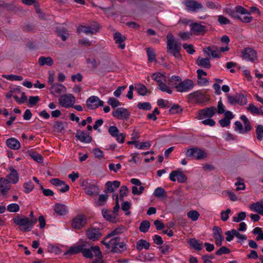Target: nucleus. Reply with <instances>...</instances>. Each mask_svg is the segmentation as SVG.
Listing matches in <instances>:
<instances>
[{
  "label": "nucleus",
  "instance_id": "1",
  "mask_svg": "<svg viewBox=\"0 0 263 263\" xmlns=\"http://www.w3.org/2000/svg\"><path fill=\"white\" fill-rule=\"evenodd\" d=\"M86 247V245L85 243L73 245L66 251L64 255H72L82 253L84 257L89 259L93 258L94 255L96 257L102 256V252L98 246H91L90 248H87Z\"/></svg>",
  "mask_w": 263,
  "mask_h": 263
},
{
  "label": "nucleus",
  "instance_id": "2",
  "mask_svg": "<svg viewBox=\"0 0 263 263\" xmlns=\"http://www.w3.org/2000/svg\"><path fill=\"white\" fill-rule=\"evenodd\" d=\"M166 39L167 53L174 56L176 59H180L181 43L175 40L174 35L171 33L167 34Z\"/></svg>",
  "mask_w": 263,
  "mask_h": 263
},
{
  "label": "nucleus",
  "instance_id": "3",
  "mask_svg": "<svg viewBox=\"0 0 263 263\" xmlns=\"http://www.w3.org/2000/svg\"><path fill=\"white\" fill-rule=\"evenodd\" d=\"M14 223L18 226V229L23 232L30 231L33 226L37 222V218L29 219V218L23 216L22 218L19 216H16L13 218Z\"/></svg>",
  "mask_w": 263,
  "mask_h": 263
},
{
  "label": "nucleus",
  "instance_id": "4",
  "mask_svg": "<svg viewBox=\"0 0 263 263\" xmlns=\"http://www.w3.org/2000/svg\"><path fill=\"white\" fill-rule=\"evenodd\" d=\"M87 222V217L84 215L79 214L72 219L71 225L73 229L80 230L85 226Z\"/></svg>",
  "mask_w": 263,
  "mask_h": 263
},
{
  "label": "nucleus",
  "instance_id": "5",
  "mask_svg": "<svg viewBox=\"0 0 263 263\" xmlns=\"http://www.w3.org/2000/svg\"><path fill=\"white\" fill-rule=\"evenodd\" d=\"M59 102L60 105L67 108L72 106L75 102V98L71 94H66L61 96Z\"/></svg>",
  "mask_w": 263,
  "mask_h": 263
},
{
  "label": "nucleus",
  "instance_id": "6",
  "mask_svg": "<svg viewBox=\"0 0 263 263\" xmlns=\"http://www.w3.org/2000/svg\"><path fill=\"white\" fill-rule=\"evenodd\" d=\"M191 32L195 35H203L208 29L205 26L198 23H193L190 25Z\"/></svg>",
  "mask_w": 263,
  "mask_h": 263
},
{
  "label": "nucleus",
  "instance_id": "7",
  "mask_svg": "<svg viewBox=\"0 0 263 263\" xmlns=\"http://www.w3.org/2000/svg\"><path fill=\"white\" fill-rule=\"evenodd\" d=\"M242 57L243 59L255 62L257 60L256 51L251 48H246L241 51Z\"/></svg>",
  "mask_w": 263,
  "mask_h": 263
},
{
  "label": "nucleus",
  "instance_id": "8",
  "mask_svg": "<svg viewBox=\"0 0 263 263\" xmlns=\"http://www.w3.org/2000/svg\"><path fill=\"white\" fill-rule=\"evenodd\" d=\"M187 157H194L197 159H201L206 157L207 155L203 151L196 147L190 148L186 152Z\"/></svg>",
  "mask_w": 263,
  "mask_h": 263
},
{
  "label": "nucleus",
  "instance_id": "9",
  "mask_svg": "<svg viewBox=\"0 0 263 263\" xmlns=\"http://www.w3.org/2000/svg\"><path fill=\"white\" fill-rule=\"evenodd\" d=\"M194 86V83L191 80L186 79L183 81L181 80L178 86H176V90L180 92H186L192 89Z\"/></svg>",
  "mask_w": 263,
  "mask_h": 263
},
{
  "label": "nucleus",
  "instance_id": "10",
  "mask_svg": "<svg viewBox=\"0 0 263 263\" xmlns=\"http://www.w3.org/2000/svg\"><path fill=\"white\" fill-rule=\"evenodd\" d=\"M112 116L120 120H127L130 116V112L125 108H117L112 112Z\"/></svg>",
  "mask_w": 263,
  "mask_h": 263
},
{
  "label": "nucleus",
  "instance_id": "11",
  "mask_svg": "<svg viewBox=\"0 0 263 263\" xmlns=\"http://www.w3.org/2000/svg\"><path fill=\"white\" fill-rule=\"evenodd\" d=\"M86 234L89 239L93 241L98 240L102 236L100 229L98 228L90 227L88 228L86 231Z\"/></svg>",
  "mask_w": 263,
  "mask_h": 263
},
{
  "label": "nucleus",
  "instance_id": "12",
  "mask_svg": "<svg viewBox=\"0 0 263 263\" xmlns=\"http://www.w3.org/2000/svg\"><path fill=\"white\" fill-rule=\"evenodd\" d=\"M228 102L231 104H239L240 105L245 104L247 103V98L242 94H236L235 96H231L230 95H227Z\"/></svg>",
  "mask_w": 263,
  "mask_h": 263
},
{
  "label": "nucleus",
  "instance_id": "13",
  "mask_svg": "<svg viewBox=\"0 0 263 263\" xmlns=\"http://www.w3.org/2000/svg\"><path fill=\"white\" fill-rule=\"evenodd\" d=\"M189 99L196 103H202L208 101L205 96L199 91H194L188 96Z\"/></svg>",
  "mask_w": 263,
  "mask_h": 263
},
{
  "label": "nucleus",
  "instance_id": "14",
  "mask_svg": "<svg viewBox=\"0 0 263 263\" xmlns=\"http://www.w3.org/2000/svg\"><path fill=\"white\" fill-rule=\"evenodd\" d=\"M175 177H177V181L180 183H184L187 180L186 176L180 170L173 171L170 174V179L172 181H176Z\"/></svg>",
  "mask_w": 263,
  "mask_h": 263
},
{
  "label": "nucleus",
  "instance_id": "15",
  "mask_svg": "<svg viewBox=\"0 0 263 263\" xmlns=\"http://www.w3.org/2000/svg\"><path fill=\"white\" fill-rule=\"evenodd\" d=\"M203 52L208 57H212L213 58H220V51L219 49L215 45L204 48Z\"/></svg>",
  "mask_w": 263,
  "mask_h": 263
},
{
  "label": "nucleus",
  "instance_id": "16",
  "mask_svg": "<svg viewBox=\"0 0 263 263\" xmlns=\"http://www.w3.org/2000/svg\"><path fill=\"white\" fill-rule=\"evenodd\" d=\"M103 104L104 102L96 96L89 97L86 101V105L90 109H96L100 106H103Z\"/></svg>",
  "mask_w": 263,
  "mask_h": 263
},
{
  "label": "nucleus",
  "instance_id": "17",
  "mask_svg": "<svg viewBox=\"0 0 263 263\" xmlns=\"http://www.w3.org/2000/svg\"><path fill=\"white\" fill-rule=\"evenodd\" d=\"M183 4L187 7L188 11L193 12H196L197 10L202 8L201 3L193 0H186L183 2Z\"/></svg>",
  "mask_w": 263,
  "mask_h": 263
},
{
  "label": "nucleus",
  "instance_id": "18",
  "mask_svg": "<svg viewBox=\"0 0 263 263\" xmlns=\"http://www.w3.org/2000/svg\"><path fill=\"white\" fill-rule=\"evenodd\" d=\"M215 111L216 108L214 106L200 110L198 112L199 117L200 119L211 118L215 115Z\"/></svg>",
  "mask_w": 263,
  "mask_h": 263
},
{
  "label": "nucleus",
  "instance_id": "19",
  "mask_svg": "<svg viewBox=\"0 0 263 263\" xmlns=\"http://www.w3.org/2000/svg\"><path fill=\"white\" fill-rule=\"evenodd\" d=\"M76 137L81 142L89 143L92 141V137L84 131L77 130Z\"/></svg>",
  "mask_w": 263,
  "mask_h": 263
},
{
  "label": "nucleus",
  "instance_id": "20",
  "mask_svg": "<svg viewBox=\"0 0 263 263\" xmlns=\"http://www.w3.org/2000/svg\"><path fill=\"white\" fill-rule=\"evenodd\" d=\"M120 185V182L119 181H107L105 183V187L104 192L106 193L113 192L116 189L118 188Z\"/></svg>",
  "mask_w": 263,
  "mask_h": 263
},
{
  "label": "nucleus",
  "instance_id": "21",
  "mask_svg": "<svg viewBox=\"0 0 263 263\" xmlns=\"http://www.w3.org/2000/svg\"><path fill=\"white\" fill-rule=\"evenodd\" d=\"M114 39L116 44H119V48L123 49L125 48L124 42L126 40V37L122 35L121 33L117 32L114 34Z\"/></svg>",
  "mask_w": 263,
  "mask_h": 263
},
{
  "label": "nucleus",
  "instance_id": "22",
  "mask_svg": "<svg viewBox=\"0 0 263 263\" xmlns=\"http://www.w3.org/2000/svg\"><path fill=\"white\" fill-rule=\"evenodd\" d=\"M9 170L11 171V173L7 176V179H8L10 182L13 184L16 183L19 180L18 174L16 170H15L12 166L9 167Z\"/></svg>",
  "mask_w": 263,
  "mask_h": 263
},
{
  "label": "nucleus",
  "instance_id": "23",
  "mask_svg": "<svg viewBox=\"0 0 263 263\" xmlns=\"http://www.w3.org/2000/svg\"><path fill=\"white\" fill-rule=\"evenodd\" d=\"M196 64L200 67L205 69H210L211 67V64L209 58H202L201 57H198L196 60Z\"/></svg>",
  "mask_w": 263,
  "mask_h": 263
},
{
  "label": "nucleus",
  "instance_id": "24",
  "mask_svg": "<svg viewBox=\"0 0 263 263\" xmlns=\"http://www.w3.org/2000/svg\"><path fill=\"white\" fill-rule=\"evenodd\" d=\"M99 30V28L98 27H93L91 26L87 27L85 26L82 25L78 29L79 32H83L86 34H93L96 32H98Z\"/></svg>",
  "mask_w": 263,
  "mask_h": 263
},
{
  "label": "nucleus",
  "instance_id": "25",
  "mask_svg": "<svg viewBox=\"0 0 263 263\" xmlns=\"http://www.w3.org/2000/svg\"><path fill=\"white\" fill-rule=\"evenodd\" d=\"M86 193L91 196H96L99 194V189L94 184H89L85 187Z\"/></svg>",
  "mask_w": 263,
  "mask_h": 263
},
{
  "label": "nucleus",
  "instance_id": "26",
  "mask_svg": "<svg viewBox=\"0 0 263 263\" xmlns=\"http://www.w3.org/2000/svg\"><path fill=\"white\" fill-rule=\"evenodd\" d=\"M6 143L8 147L14 150L18 149L21 147L20 142L15 138H9L6 140Z\"/></svg>",
  "mask_w": 263,
  "mask_h": 263
},
{
  "label": "nucleus",
  "instance_id": "27",
  "mask_svg": "<svg viewBox=\"0 0 263 263\" xmlns=\"http://www.w3.org/2000/svg\"><path fill=\"white\" fill-rule=\"evenodd\" d=\"M126 250L125 245L123 242H118L111 248V252L116 253H121Z\"/></svg>",
  "mask_w": 263,
  "mask_h": 263
},
{
  "label": "nucleus",
  "instance_id": "28",
  "mask_svg": "<svg viewBox=\"0 0 263 263\" xmlns=\"http://www.w3.org/2000/svg\"><path fill=\"white\" fill-rule=\"evenodd\" d=\"M64 89V86L60 83L52 84L50 88L51 92L52 94L54 95H55L56 94L59 95L61 93Z\"/></svg>",
  "mask_w": 263,
  "mask_h": 263
},
{
  "label": "nucleus",
  "instance_id": "29",
  "mask_svg": "<svg viewBox=\"0 0 263 263\" xmlns=\"http://www.w3.org/2000/svg\"><path fill=\"white\" fill-rule=\"evenodd\" d=\"M250 208L254 212L263 215V203L260 202H256L250 205Z\"/></svg>",
  "mask_w": 263,
  "mask_h": 263
},
{
  "label": "nucleus",
  "instance_id": "30",
  "mask_svg": "<svg viewBox=\"0 0 263 263\" xmlns=\"http://www.w3.org/2000/svg\"><path fill=\"white\" fill-rule=\"evenodd\" d=\"M38 63L41 66H43L45 65L51 66L53 64V61L52 58L49 57H41L39 59Z\"/></svg>",
  "mask_w": 263,
  "mask_h": 263
},
{
  "label": "nucleus",
  "instance_id": "31",
  "mask_svg": "<svg viewBox=\"0 0 263 263\" xmlns=\"http://www.w3.org/2000/svg\"><path fill=\"white\" fill-rule=\"evenodd\" d=\"M102 215L103 217L108 221L112 222L113 223L117 222L118 220V218L115 216L110 214L107 210L103 209L102 211Z\"/></svg>",
  "mask_w": 263,
  "mask_h": 263
},
{
  "label": "nucleus",
  "instance_id": "32",
  "mask_svg": "<svg viewBox=\"0 0 263 263\" xmlns=\"http://www.w3.org/2000/svg\"><path fill=\"white\" fill-rule=\"evenodd\" d=\"M54 211L59 215H64L67 213L66 206L60 203L55 204L54 206Z\"/></svg>",
  "mask_w": 263,
  "mask_h": 263
},
{
  "label": "nucleus",
  "instance_id": "33",
  "mask_svg": "<svg viewBox=\"0 0 263 263\" xmlns=\"http://www.w3.org/2000/svg\"><path fill=\"white\" fill-rule=\"evenodd\" d=\"M27 153L34 161L38 163H41L43 161V157L36 152L28 151Z\"/></svg>",
  "mask_w": 263,
  "mask_h": 263
},
{
  "label": "nucleus",
  "instance_id": "34",
  "mask_svg": "<svg viewBox=\"0 0 263 263\" xmlns=\"http://www.w3.org/2000/svg\"><path fill=\"white\" fill-rule=\"evenodd\" d=\"M56 32L58 36L61 37L64 42L66 41L67 36L69 35L68 31L63 28H57Z\"/></svg>",
  "mask_w": 263,
  "mask_h": 263
},
{
  "label": "nucleus",
  "instance_id": "35",
  "mask_svg": "<svg viewBox=\"0 0 263 263\" xmlns=\"http://www.w3.org/2000/svg\"><path fill=\"white\" fill-rule=\"evenodd\" d=\"M150 246L149 242L144 239H140L137 241L136 248L138 251L142 250L143 248L148 249Z\"/></svg>",
  "mask_w": 263,
  "mask_h": 263
},
{
  "label": "nucleus",
  "instance_id": "36",
  "mask_svg": "<svg viewBox=\"0 0 263 263\" xmlns=\"http://www.w3.org/2000/svg\"><path fill=\"white\" fill-rule=\"evenodd\" d=\"M125 230V228L123 226L117 228L110 233H108L105 237V239L109 238L113 236L121 234Z\"/></svg>",
  "mask_w": 263,
  "mask_h": 263
},
{
  "label": "nucleus",
  "instance_id": "37",
  "mask_svg": "<svg viewBox=\"0 0 263 263\" xmlns=\"http://www.w3.org/2000/svg\"><path fill=\"white\" fill-rule=\"evenodd\" d=\"M154 195L159 198H165L167 196L166 192L165 190L161 187L156 189L154 192Z\"/></svg>",
  "mask_w": 263,
  "mask_h": 263
},
{
  "label": "nucleus",
  "instance_id": "38",
  "mask_svg": "<svg viewBox=\"0 0 263 263\" xmlns=\"http://www.w3.org/2000/svg\"><path fill=\"white\" fill-rule=\"evenodd\" d=\"M190 247L196 250L200 251L202 249V243H200L195 238H192L189 241Z\"/></svg>",
  "mask_w": 263,
  "mask_h": 263
},
{
  "label": "nucleus",
  "instance_id": "39",
  "mask_svg": "<svg viewBox=\"0 0 263 263\" xmlns=\"http://www.w3.org/2000/svg\"><path fill=\"white\" fill-rule=\"evenodd\" d=\"M153 79L158 83V85L162 82H166L165 76L160 73H153L152 76Z\"/></svg>",
  "mask_w": 263,
  "mask_h": 263
},
{
  "label": "nucleus",
  "instance_id": "40",
  "mask_svg": "<svg viewBox=\"0 0 263 263\" xmlns=\"http://www.w3.org/2000/svg\"><path fill=\"white\" fill-rule=\"evenodd\" d=\"M240 119L243 121L245 125V129L243 132H245V134L251 130L252 127L250 124V122L247 117L245 115H242L240 117Z\"/></svg>",
  "mask_w": 263,
  "mask_h": 263
},
{
  "label": "nucleus",
  "instance_id": "41",
  "mask_svg": "<svg viewBox=\"0 0 263 263\" xmlns=\"http://www.w3.org/2000/svg\"><path fill=\"white\" fill-rule=\"evenodd\" d=\"M135 89L137 91L138 93L141 96L146 95L147 92V89L146 87L142 84H137L135 85Z\"/></svg>",
  "mask_w": 263,
  "mask_h": 263
},
{
  "label": "nucleus",
  "instance_id": "42",
  "mask_svg": "<svg viewBox=\"0 0 263 263\" xmlns=\"http://www.w3.org/2000/svg\"><path fill=\"white\" fill-rule=\"evenodd\" d=\"M213 236L215 239H217L219 238L223 237L222 236V229L218 227L214 226L213 228Z\"/></svg>",
  "mask_w": 263,
  "mask_h": 263
},
{
  "label": "nucleus",
  "instance_id": "43",
  "mask_svg": "<svg viewBox=\"0 0 263 263\" xmlns=\"http://www.w3.org/2000/svg\"><path fill=\"white\" fill-rule=\"evenodd\" d=\"M151 223L148 220H143L139 226V230L143 233L147 232L150 227Z\"/></svg>",
  "mask_w": 263,
  "mask_h": 263
},
{
  "label": "nucleus",
  "instance_id": "44",
  "mask_svg": "<svg viewBox=\"0 0 263 263\" xmlns=\"http://www.w3.org/2000/svg\"><path fill=\"white\" fill-rule=\"evenodd\" d=\"M181 81V78L179 76H173L169 79V85L174 86L176 89V86H178L180 82Z\"/></svg>",
  "mask_w": 263,
  "mask_h": 263
},
{
  "label": "nucleus",
  "instance_id": "45",
  "mask_svg": "<svg viewBox=\"0 0 263 263\" xmlns=\"http://www.w3.org/2000/svg\"><path fill=\"white\" fill-rule=\"evenodd\" d=\"M146 53L148 57V60L149 62H152L156 60V54L154 50L152 48H148L146 49Z\"/></svg>",
  "mask_w": 263,
  "mask_h": 263
},
{
  "label": "nucleus",
  "instance_id": "46",
  "mask_svg": "<svg viewBox=\"0 0 263 263\" xmlns=\"http://www.w3.org/2000/svg\"><path fill=\"white\" fill-rule=\"evenodd\" d=\"M23 186L24 188V192L27 194L31 192L34 189V184L31 180L24 183Z\"/></svg>",
  "mask_w": 263,
  "mask_h": 263
},
{
  "label": "nucleus",
  "instance_id": "47",
  "mask_svg": "<svg viewBox=\"0 0 263 263\" xmlns=\"http://www.w3.org/2000/svg\"><path fill=\"white\" fill-rule=\"evenodd\" d=\"M256 138L259 140L261 141L263 139V125H258L256 129Z\"/></svg>",
  "mask_w": 263,
  "mask_h": 263
},
{
  "label": "nucleus",
  "instance_id": "48",
  "mask_svg": "<svg viewBox=\"0 0 263 263\" xmlns=\"http://www.w3.org/2000/svg\"><path fill=\"white\" fill-rule=\"evenodd\" d=\"M199 215V213L195 210L190 211L187 213V217L193 221H196L198 219Z\"/></svg>",
  "mask_w": 263,
  "mask_h": 263
},
{
  "label": "nucleus",
  "instance_id": "49",
  "mask_svg": "<svg viewBox=\"0 0 263 263\" xmlns=\"http://www.w3.org/2000/svg\"><path fill=\"white\" fill-rule=\"evenodd\" d=\"M261 108V107H260L259 108H258L253 104H249V106L247 108L249 112H250L252 114H256V115H260V110Z\"/></svg>",
  "mask_w": 263,
  "mask_h": 263
},
{
  "label": "nucleus",
  "instance_id": "50",
  "mask_svg": "<svg viewBox=\"0 0 263 263\" xmlns=\"http://www.w3.org/2000/svg\"><path fill=\"white\" fill-rule=\"evenodd\" d=\"M158 88L162 91L166 92L169 94H171L172 93V90L167 85H166V82H162L158 85Z\"/></svg>",
  "mask_w": 263,
  "mask_h": 263
},
{
  "label": "nucleus",
  "instance_id": "51",
  "mask_svg": "<svg viewBox=\"0 0 263 263\" xmlns=\"http://www.w3.org/2000/svg\"><path fill=\"white\" fill-rule=\"evenodd\" d=\"M3 77L9 81H22L23 78L21 76L9 74L3 75Z\"/></svg>",
  "mask_w": 263,
  "mask_h": 263
},
{
  "label": "nucleus",
  "instance_id": "52",
  "mask_svg": "<svg viewBox=\"0 0 263 263\" xmlns=\"http://www.w3.org/2000/svg\"><path fill=\"white\" fill-rule=\"evenodd\" d=\"M7 210L10 212H17L20 210V206L16 203H11L7 206Z\"/></svg>",
  "mask_w": 263,
  "mask_h": 263
},
{
  "label": "nucleus",
  "instance_id": "53",
  "mask_svg": "<svg viewBox=\"0 0 263 263\" xmlns=\"http://www.w3.org/2000/svg\"><path fill=\"white\" fill-rule=\"evenodd\" d=\"M107 103L112 108H115L120 105V102L115 98H110L108 99Z\"/></svg>",
  "mask_w": 263,
  "mask_h": 263
},
{
  "label": "nucleus",
  "instance_id": "54",
  "mask_svg": "<svg viewBox=\"0 0 263 263\" xmlns=\"http://www.w3.org/2000/svg\"><path fill=\"white\" fill-rule=\"evenodd\" d=\"M137 106L140 109L149 110L151 109V105L148 102L139 103Z\"/></svg>",
  "mask_w": 263,
  "mask_h": 263
},
{
  "label": "nucleus",
  "instance_id": "55",
  "mask_svg": "<svg viewBox=\"0 0 263 263\" xmlns=\"http://www.w3.org/2000/svg\"><path fill=\"white\" fill-rule=\"evenodd\" d=\"M54 128L57 132H61L64 129V122L57 121L54 125Z\"/></svg>",
  "mask_w": 263,
  "mask_h": 263
},
{
  "label": "nucleus",
  "instance_id": "56",
  "mask_svg": "<svg viewBox=\"0 0 263 263\" xmlns=\"http://www.w3.org/2000/svg\"><path fill=\"white\" fill-rule=\"evenodd\" d=\"M182 47L189 54H192L195 52L193 46L191 44L185 43L183 44Z\"/></svg>",
  "mask_w": 263,
  "mask_h": 263
},
{
  "label": "nucleus",
  "instance_id": "57",
  "mask_svg": "<svg viewBox=\"0 0 263 263\" xmlns=\"http://www.w3.org/2000/svg\"><path fill=\"white\" fill-rule=\"evenodd\" d=\"M230 253V250L229 249L227 248L226 247H222L216 251V254L220 256L222 254H227Z\"/></svg>",
  "mask_w": 263,
  "mask_h": 263
},
{
  "label": "nucleus",
  "instance_id": "58",
  "mask_svg": "<svg viewBox=\"0 0 263 263\" xmlns=\"http://www.w3.org/2000/svg\"><path fill=\"white\" fill-rule=\"evenodd\" d=\"M108 132L114 137H117L119 133L118 128L115 126H110L108 128Z\"/></svg>",
  "mask_w": 263,
  "mask_h": 263
},
{
  "label": "nucleus",
  "instance_id": "59",
  "mask_svg": "<svg viewBox=\"0 0 263 263\" xmlns=\"http://www.w3.org/2000/svg\"><path fill=\"white\" fill-rule=\"evenodd\" d=\"M246 213L244 212H241L239 213H238V216L237 217H233V221L235 222H238L243 220L246 218Z\"/></svg>",
  "mask_w": 263,
  "mask_h": 263
},
{
  "label": "nucleus",
  "instance_id": "60",
  "mask_svg": "<svg viewBox=\"0 0 263 263\" xmlns=\"http://www.w3.org/2000/svg\"><path fill=\"white\" fill-rule=\"evenodd\" d=\"M128 191V189L126 186L123 185L120 189V198L121 200H123V197L127 195V193Z\"/></svg>",
  "mask_w": 263,
  "mask_h": 263
},
{
  "label": "nucleus",
  "instance_id": "61",
  "mask_svg": "<svg viewBox=\"0 0 263 263\" xmlns=\"http://www.w3.org/2000/svg\"><path fill=\"white\" fill-rule=\"evenodd\" d=\"M87 63L91 65L92 68H96L100 64L99 61H97L93 58H88L87 59Z\"/></svg>",
  "mask_w": 263,
  "mask_h": 263
},
{
  "label": "nucleus",
  "instance_id": "62",
  "mask_svg": "<svg viewBox=\"0 0 263 263\" xmlns=\"http://www.w3.org/2000/svg\"><path fill=\"white\" fill-rule=\"evenodd\" d=\"M93 153L99 159L104 158L103 152L99 148H95L93 149Z\"/></svg>",
  "mask_w": 263,
  "mask_h": 263
},
{
  "label": "nucleus",
  "instance_id": "63",
  "mask_svg": "<svg viewBox=\"0 0 263 263\" xmlns=\"http://www.w3.org/2000/svg\"><path fill=\"white\" fill-rule=\"evenodd\" d=\"M218 21L221 25L230 24L231 23L230 21L223 15L218 16Z\"/></svg>",
  "mask_w": 263,
  "mask_h": 263
},
{
  "label": "nucleus",
  "instance_id": "64",
  "mask_svg": "<svg viewBox=\"0 0 263 263\" xmlns=\"http://www.w3.org/2000/svg\"><path fill=\"white\" fill-rule=\"evenodd\" d=\"M182 111V109L178 105H173L170 109V112L172 114L180 113Z\"/></svg>",
  "mask_w": 263,
  "mask_h": 263
}]
</instances>
